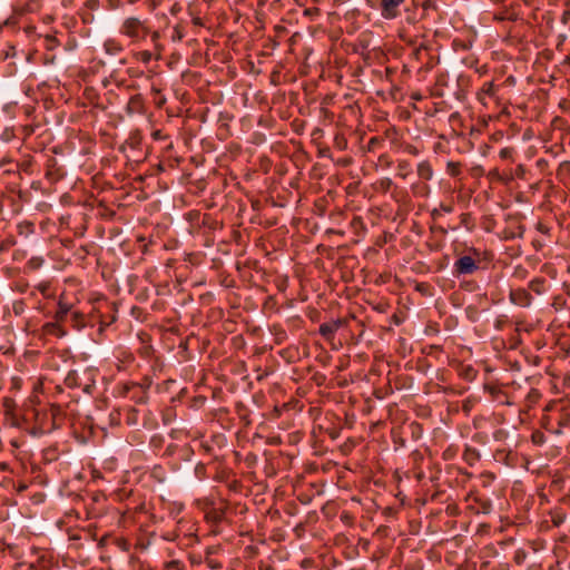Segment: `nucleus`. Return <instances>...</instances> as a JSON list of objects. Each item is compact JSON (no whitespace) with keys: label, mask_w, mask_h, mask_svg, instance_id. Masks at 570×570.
<instances>
[{"label":"nucleus","mask_w":570,"mask_h":570,"mask_svg":"<svg viewBox=\"0 0 570 570\" xmlns=\"http://www.w3.org/2000/svg\"><path fill=\"white\" fill-rule=\"evenodd\" d=\"M484 390L491 395L493 401H495V402H498L500 404H505V405H511L512 404L509 401L508 394L503 390H501L500 387L494 386V385L485 384L484 385Z\"/></svg>","instance_id":"nucleus-13"},{"label":"nucleus","mask_w":570,"mask_h":570,"mask_svg":"<svg viewBox=\"0 0 570 570\" xmlns=\"http://www.w3.org/2000/svg\"><path fill=\"white\" fill-rule=\"evenodd\" d=\"M405 0H381L380 12L384 20H394L401 14Z\"/></svg>","instance_id":"nucleus-6"},{"label":"nucleus","mask_w":570,"mask_h":570,"mask_svg":"<svg viewBox=\"0 0 570 570\" xmlns=\"http://www.w3.org/2000/svg\"><path fill=\"white\" fill-rule=\"evenodd\" d=\"M26 255H27V253H26L24 250H20V249H18V250H16V252L13 253V259H14V261L22 259V258H24V257H26Z\"/></svg>","instance_id":"nucleus-54"},{"label":"nucleus","mask_w":570,"mask_h":570,"mask_svg":"<svg viewBox=\"0 0 570 570\" xmlns=\"http://www.w3.org/2000/svg\"><path fill=\"white\" fill-rule=\"evenodd\" d=\"M127 144H128V146H129L130 148H136V147H138V146H139V144H140V137H139V135H132V136H130V137H129V139H128V141H127Z\"/></svg>","instance_id":"nucleus-47"},{"label":"nucleus","mask_w":570,"mask_h":570,"mask_svg":"<svg viewBox=\"0 0 570 570\" xmlns=\"http://www.w3.org/2000/svg\"><path fill=\"white\" fill-rule=\"evenodd\" d=\"M528 271L522 266H517L513 273V276L519 279H524L527 277Z\"/></svg>","instance_id":"nucleus-46"},{"label":"nucleus","mask_w":570,"mask_h":570,"mask_svg":"<svg viewBox=\"0 0 570 570\" xmlns=\"http://www.w3.org/2000/svg\"><path fill=\"white\" fill-rule=\"evenodd\" d=\"M258 569L259 570H275L274 566L271 562L264 561V560H261L258 562Z\"/></svg>","instance_id":"nucleus-50"},{"label":"nucleus","mask_w":570,"mask_h":570,"mask_svg":"<svg viewBox=\"0 0 570 570\" xmlns=\"http://www.w3.org/2000/svg\"><path fill=\"white\" fill-rule=\"evenodd\" d=\"M525 232V227L522 224L517 223L515 226H509L502 232L503 239L510 240L514 238H522Z\"/></svg>","instance_id":"nucleus-15"},{"label":"nucleus","mask_w":570,"mask_h":570,"mask_svg":"<svg viewBox=\"0 0 570 570\" xmlns=\"http://www.w3.org/2000/svg\"><path fill=\"white\" fill-rule=\"evenodd\" d=\"M90 374L89 370H83L81 373H79L77 370H71L68 372L67 376L65 377V385L69 389H82L85 393L91 394L92 390L95 389V381L94 380H85Z\"/></svg>","instance_id":"nucleus-3"},{"label":"nucleus","mask_w":570,"mask_h":570,"mask_svg":"<svg viewBox=\"0 0 570 570\" xmlns=\"http://www.w3.org/2000/svg\"><path fill=\"white\" fill-rule=\"evenodd\" d=\"M489 177L500 179V173H499V169H497V168L492 169V170L489 173Z\"/></svg>","instance_id":"nucleus-60"},{"label":"nucleus","mask_w":570,"mask_h":570,"mask_svg":"<svg viewBox=\"0 0 570 570\" xmlns=\"http://www.w3.org/2000/svg\"><path fill=\"white\" fill-rule=\"evenodd\" d=\"M38 289L43 294L46 295L48 289H49V284L48 283H40L38 285Z\"/></svg>","instance_id":"nucleus-56"},{"label":"nucleus","mask_w":570,"mask_h":570,"mask_svg":"<svg viewBox=\"0 0 570 570\" xmlns=\"http://www.w3.org/2000/svg\"><path fill=\"white\" fill-rule=\"evenodd\" d=\"M541 426L553 435H562L570 430V403L564 400H552L543 409Z\"/></svg>","instance_id":"nucleus-1"},{"label":"nucleus","mask_w":570,"mask_h":570,"mask_svg":"<svg viewBox=\"0 0 570 570\" xmlns=\"http://www.w3.org/2000/svg\"><path fill=\"white\" fill-rule=\"evenodd\" d=\"M45 263L43 257L41 256H32L26 264V272H35L42 267Z\"/></svg>","instance_id":"nucleus-27"},{"label":"nucleus","mask_w":570,"mask_h":570,"mask_svg":"<svg viewBox=\"0 0 570 570\" xmlns=\"http://www.w3.org/2000/svg\"><path fill=\"white\" fill-rule=\"evenodd\" d=\"M345 324V321L342 318L333 320L331 322H326L320 325L318 332L327 341L334 338L335 333Z\"/></svg>","instance_id":"nucleus-10"},{"label":"nucleus","mask_w":570,"mask_h":570,"mask_svg":"<svg viewBox=\"0 0 570 570\" xmlns=\"http://www.w3.org/2000/svg\"><path fill=\"white\" fill-rule=\"evenodd\" d=\"M460 226L465 228L468 232L475 229V219L471 213H462L460 215Z\"/></svg>","instance_id":"nucleus-20"},{"label":"nucleus","mask_w":570,"mask_h":570,"mask_svg":"<svg viewBox=\"0 0 570 570\" xmlns=\"http://www.w3.org/2000/svg\"><path fill=\"white\" fill-rule=\"evenodd\" d=\"M431 230H432V232L438 230V232H440V233H442V234H446V229H445V228H443V227H441V226H439V227H436V226H431Z\"/></svg>","instance_id":"nucleus-61"},{"label":"nucleus","mask_w":570,"mask_h":570,"mask_svg":"<svg viewBox=\"0 0 570 570\" xmlns=\"http://www.w3.org/2000/svg\"><path fill=\"white\" fill-rule=\"evenodd\" d=\"M479 269V261L472 255L460 256L453 264V275L455 277L472 275Z\"/></svg>","instance_id":"nucleus-5"},{"label":"nucleus","mask_w":570,"mask_h":570,"mask_svg":"<svg viewBox=\"0 0 570 570\" xmlns=\"http://www.w3.org/2000/svg\"><path fill=\"white\" fill-rule=\"evenodd\" d=\"M481 92L489 96V97H493L495 95V86L492 81H489V82H484L482 88H481Z\"/></svg>","instance_id":"nucleus-43"},{"label":"nucleus","mask_w":570,"mask_h":570,"mask_svg":"<svg viewBox=\"0 0 570 570\" xmlns=\"http://www.w3.org/2000/svg\"><path fill=\"white\" fill-rule=\"evenodd\" d=\"M151 386V381H147L146 385H138L134 382L125 383L121 386V395L129 397L136 404H146L149 395L148 390Z\"/></svg>","instance_id":"nucleus-4"},{"label":"nucleus","mask_w":570,"mask_h":570,"mask_svg":"<svg viewBox=\"0 0 570 570\" xmlns=\"http://www.w3.org/2000/svg\"><path fill=\"white\" fill-rule=\"evenodd\" d=\"M60 415H61L60 407L56 406V405L51 406V413H50L51 424L45 425L42 423H40V424L36 423V425L31 429L30 433L32 435L37 436V435H42V434L52 432L53 430L59 428L58 420H59Z\"/></svg>","instance_id":"nucleus-7"},{"label":"nucleus","mask_w":570,"mask_h":570,"mask_svg":"<svg viewBox=\"0 0 570 570\" xmlns=\"http://www.w3.org/2000/svg\"><path fill=\"white\" fill-rule=\"evenodd\" d=\"M540 397H541V393L539 392V390L531 389L525 396L527 405L529 407H532L533 405H535L539 402Z\"/></svg>","instance_id":"nucleus-31"},{"label":"nucleus","mask_w":570,"mask_h":570,"mask_svg":"<svg viewBox=\"0 0 570 570\" xmlns=\"http://www.w3.org/2000/svg\"><path fill=\"white\" fill-rule=\"evenodd\" d=\"M459 375L463 380H465L468 382H472L476 379L478 371L472 365H463L460 368Z\"/></svg>","instance_id":"nucleus-22"},{"label":"nucleus","mask_w":570,"mask_h":570,"mask_svg":"<svg viewBox=\"0 0 570 570\" xmlns=\"http://www.w3.org/2000/svg\"><path fill=\"white\" fill-rule=\"evenodd\" d=\"M469 254L468 255H472L473 257H475L479 262H480V256H481V252L479 248L476 247H470L468 249Z\"/></svg>","instance_id":"nucleus-52"},{"label":"nucleus","mask_w":570,"mask_h":570,"mask_svg":"<svg viewBox=\"0 0 570 570\" xmlns=\"http://www.w3.org/2000/svg\"><path fill=\"white\" fill-rule=\"evenodd\" d=\"M127 112L141 114L144 112V99L141 95L132 96L127 104Z\"/></svg>","instance_id":"nucleus-16"},{"label":"nucleus","mask_w":570,"mask_h":570,"mask_svg":"<svg viewBox=\"0 0 570 570\" xmlns=\"http://www.w3.org/2000/svg\"><path fill=\"white\" fill-rule=\"evenodd\" d=\"M462 456L464 462L470 466H473L481 459L480 452L476 449L469 445L465 446Z\"/></svg>","instance_id":"nucleus-17"},{"label":"nucleus","mask_w":570,"mask_h":570,"mask_svg":"<svg viewBox=\"0 0 570 570\" xmlns=\"http://www.w3.org/2000/svg\"><path fill=\"white\" fill-rule=\"evenodd\" d=\"M529 289L534 292L537 295H541L546 291V279L543 277H537L529 283Z\"/></svg>","instance_id":"nucleus-25"},{"label":"nucleus","mask_w":570,"mask_h":570,"mask_svg":"<svg viewBox=\"0 0 570 570\" xmlns=\"http://www.w3.org/2000/svg\"><path fill=\"white\" fill-rule=\"evenodd\" d=\"M11 163H12V159L10 157L6 156V157L1 158V160H0V168H3Z\"/></svg>","instance_id":"nucleus-59"},{"label":"nucleus","mask_w":570,"mask_h":570,"mask_svg":"<svg viewBox=\"0 0 570 570\" xmlns=\"http://www.w3.org/2000/svg\"><path fill=\"white\" fill-rule=\"evenodd\" d=\"M417 176L423 180H431L433 177V168L428 160H423L417 164L416 169Z\"/></svg>","instance_id":"nucleus-18"},{"label":"nucleus","mask_w":570,"mask_h":570,"mask_svg":"<svg viewBox=\"0 0 570 570\" xmlns=\"http://www.w3.org/2000/svg\"><path fill=\"white\" fill-rule=\"evenodd\" d=\"M185 37V28L181 24H176L171 32L173 41H181Z\"/></svg>","instance_id":"nucleus-40"},{"label":"nucleus","mask_w":570,"mask_h":570,"mask_svg":"<svg viewBox=\"0 0 570 570\" xmlns=\"http://www.w3.org/2000/svg\"><path fill=\"white\" fill-rule=\"evenodd\" d=\"M566 520V514L561 512H556L551 515V521L554 527H560Z\"/></svg>","instance_id":"nucleus-45"},{"label":"nucleus","mask_w":570,"mask_h":570,"mask_svg":"<svg viewBox=\"0 0 570 570\" xmlns=\"http://www.w3.org/2000/svg\"><path fill=\"white\" fill-rule=\"evenodd\" d=\"M446 171L452 177H458L461 174V164L458 161H448Z\"/></svg>","instance_id":"nucleus-34"},{"label":"nucleus","mask_w":570,"mask_h":570,"mask_svg":"<svg viewBox=\"0 0 570 570\" xmlns=\"http://www.w3.org/2000/svg\"><path fill=\"white\" fill-rule=\"evenodd\" d=\"M570 175V160H564L559 164L557 169V177L564 178Z\"/></svg>","instance_id":"nucleus-32"},{"label":"nucleus","mask_w":570,"mask_h":570,"mask_svg":"<svg viewBox=\"0 0 570 570\" xmlns=\"http://www.w3.org/2000/svg\"><path fill=\"white\" fill-rule=\"evenodd\" d=\"M379 144H381V139L379 137H372L367 142L368 150H374Z\"/></svg>","instance_id":"nucleus-51"},{"label":"nucleus","mask_w":570,"mask_h":570,"mask_svg":"<svg viewBox=\"0 0 570 570\" xmlns=\"http://www.w3.org/2000/svg\"><path fill=\"white\" fill-rule=\"evenodd\" d=\"M27 309V304L23 299H17L12 303V312L16 316H21Z\"/></svg>","instance_id":"nucleus-33"},{"label":"nucleus","mask_w":570,"mask_h":570,"mask_svg":"<svg viewBox=\"0 0 570 570\" xmlns=\"http://www.w3.org/2000/svg\"><path fill=\"white\" fill-rule=\"evenodd\" d=\"M71 312V305L60 298L57 311L53 314V320L65 325V323L68 322Z\"/></svg>","instance_id":"nucleus-14"},{"label":"nucleus","mask_w":570,"mask_h":570,"mask_svg":"<svg viewBox=\"0 0 570 570\" xmlns=\"http://www.w3.org/2000/svg\"><path fill=\"white\" fill-rule=\"evenodd\" d=\"M41 331L43 335H49L57 338H61L67 335V330L65 328V325L55 320L52 322L45 323L42 325Z\"/></svg>","instance_id":"nucleus-11"},{"label":"nucleus","mask_w":570,"mask_h":570,"mask_svg":"<svg viewBox=\"0 0 570 570\" xmlns=\"http://www.w3.org/2000/svg\"><path fill=\"white\" fill-rule=\"evenodd\" d=\"M509 299L512 304L525 308L532 304L533 297L525 288H515L510 291Z\"/></svg>","instance_id":"nucleus-9"},{"label":"nucleus","mask_w":570,"mask_h":570,"mask_svg":"<svg viewBox=\"0 0 570 570\" xmlns=\"http://www.w3.org/2000/svg\"><path fill=\"white\" fill-rule=\"evenodd\" d=\"M482 476L487 478V480H493L494 479V474L492 472H484V473H482Z\"/></svg>","instance_id":"nucleus-62"},{"label":"nucleus","mask_w":570,"mask_h":570,"mask_svg":"<svg viewBox=\"0 0 570 570\" xmlns=\"http://www.w3.org/2000/svg\"><path fill=\"white\" fill-rule=\"evenodd\" d=\"M50 413H51V409L49 411H45V412H37V414H36L37 424L42 423L45 425H50L51 424Z\"/></svg>","instance_id":"nucleus-36"},{"label":"nucleus","mask_w":570,"mask_h":570,"mask_svg":"<svg viewBox=\"0 0 570 570\" xmlns=\"http://www.w3.org/2000/svg\"><path fill=\"white\" fill-rule=\"evenodd\" d=\"M411 191L414 196L425 197L429 194L430 188L424 183H417L411 186Z\"/></svg>","instance_id":"nucleus-29"},{"label":"nucleus","mask_w":570,"mask_h":570,"mask_svg":"<svg viewBox=\"0 0 570 570\" xmlns=\"http://www.w3.org/2000/svg\"><path fill=\"white\" fill-rule=\"evenodd\" d=\"M206 518L215 523H219L225 518V510L224 509H213L209 512H207Z\"/></svg>","instance_id":"nucleus-30"},{"label":"nucleus","mask_w":570,"mask_h":570,"mask_svg":"<svg viewBox=\"0 0 570 570\" xmlns=\"http://www.w3.org/2000/svg\"><path fill=\"white\" fill-rule=\"evenodd\" d=\"M535 228L541 234H544V235H549L550 234V227L548 225L541 223V222L537 223Z\"/></svg>","instance_id":"nucleus-48"},{"label":"nucleus","mask_w":570,"mask_h":570,"mask_svg":"<svg viewBox=\"0 0 570 570\" xmlns=\"http://www.w3.org/2000/svg\"><path fill=\"white\" fill-rule=\"evenodd\" d=\"M481 509H482L483 513H489L491 511V509H492L491 502L489 500H484L482 502Z\"/></svg>","instance_id":"nucleus-53"},{"label":"nucleus","mask_w":570,"mask_h":570,"mask_svg":"<svg viewBox=\"0 0 570 570\" xmlns=\"http://www.w3.org/2000/svg\"><path fill=\"white\" fill-rule=\"evenodd\" d=\"M131 412V416H128V424H135L136 423V414H137V410L136 409H131L130 410Z\"/></svg>","instance_id":"nucleus-58"},{"label":"nucleus","mask_w":570,"mask_h":570,"mask_svg":"<svg viewBox=\"0 0 570 570\" xmlns=\"http://www.w3.org/2000/svg\"><path fill=\"white\" fill-rule=\"evenodd\" d=\"M410 428L412 429L413 432L414 430H421V425L419 423H412Z\"/></svg>","instance_id":"nucleus-64"},{"label":"nucleus","mask_w":570,"mask_h":570,"mask_svg":"<svg viewBox=\"0 0 570 570\" xmlns=\"http://www.w3.org/2000/svg\"><path fill=\"white\" fill-rule=\"evenodd\" d=\"M68 322L71 324V326L75 328V330H80L85 326V317L83 315L78 312V311H72L69 318H68Z\"/></svg>","instance_id":"nucleus-24"},{"label":"nucleus","mask_w":570,"mask_h":570,"mask_svg":"<svg viewBox=\"0 0 570 570\" xmlns=\"http://www.w3.org/2000/svg\"><path fill=\"white\" fill-rule=\"evenodd\" d=\"M104 49H105L106 53L111 55V56H117L120 52H122V50H124L122 46L114 39L106 40L104 42Z\"/></svg>","instance_id":"nucleus-19"},{"label":"nucleus","mask_w":570,"mask_h":570,"mask_svg":"<svg viewBox=\"0 0 570 570\" xmlns=\"http://www.w3.org/2000/svg\"><path fill=\"white\" fill-rule=\"evenodd\" d=\"M119 33L129 38L131 43H139L150 37L157 59L160 57L163 50V46L159 42L160 33L157 30H151L148 19L128 17L122 21Z\"/></svg>","instance_id":"nucleus-2"},{"label":"nucleus","mask_w":570,"mask_h":570,"mask_svg":"<svg viewBox=\"0 0 570 570\" xmlns=\"http://www.w3.org/2000/svg\"><path fill=\"white\" fill-rule=\"evenodd\" d=\"M16 137L14 129L12 127H7L0 135V139L3 142H10Z\"/></svg>","instance_id":"nucleus-41"},{"label":"nucleus","mask_w":570,"mask_h":570,"mask_svg":"<svg viewBox=\"0 0 570 570\" xmlns=\"http://www.w3.org/2000/svg\"><path fill=\"white\" fill-rule=\"evenodd\" d=\"M63 177V173L55 158H50L47 161L46 178L50 183H56Z\"/></svg>","instance_id":"nucleus-12"},{"label":"nucleus","mask_w":570,"mask_h":570,"mask_svg":"<svg viewBox=\"0 0 570 570\" xmlns=\"http://www.w3.org/2000/svg\"><path fill=\"white\" fill-rule=\"evenodd\" d=\"M497 570H509V564L508 563H500L498 566Z\"/></svg>","instance_id":"nucleus-63"},{"label":"nucleus","mask_w":570,"mask_h":570,"mask_svg":"<svg viewBox=\"0 0 570 570\" xmlns=\"http://www.w3.org/2000/svg\"><path fill=\"white\" fill-rule=\"evenodd\" d=\"M16 238L13 236H8L0 243V252L4 253L10 250L16 245Z\"/></svg>","instance_id":"nucleus-39"},{"label":"nucleus","mask_w":570,"mask_h":570,"mask_svg":"<svg viewBox=\"0 0 570 570\" xmlns=\"http://www.w3.org/2000/svg\"><path fill=\"white\" fill-rule=\"evenodd\" d=\"M493 460L508 468H515L519 463V455L511 449L500 448L493 452Z\"/></svg>","instance_id":"nucleus-8"},{"label":"nucleus","mask_w":570,"mask_h":570,"mask_svg":"<svg viewBox=\"0 0 570 570\" xmlns=\"http://www.w3.org/2000/svg\"><path fill=\"white\" fill-rule=\"evenodd\" d=\"M396 175L402 178L406 179L409 175L412 174V166L409 160H400L396 166Z\"/></svg>","instance_id":"nucleus-23"},{"label":"nucleus","mask_w":570,"mask_h":570,"mask_svg":"<svg viewBox=\"0 0 570 570\" xmlns=\"http://www.w3.org/2000/svg\"><path fill=\"white\" fill-rule=\"evenodd\" d=\"M508 431L504 429H498L493 432L492 436L498 442H503L508 439Z\"/></svg>","instance_id":"nucleus-44"},{"label":"nucleus","mask_w":570,"mask_h":570,"mask_svg":"<svg viewBox=\"0 0 570 570\" xmlns=\"http://www.w3.org/2000/svg\"><path fill=\"white\" fill-rule=\"evenodd\" d=\"M335 145H336V147H337L340 150H344V149L346 148L347 142H346V140H345V138H344V137H338V136H336V137H335Z\"/></svg>","instance_id":"nucleus-49"},{"label":"nucleus","mask_w":570,"mask_h":570,"mask_svg":"<svg viewBox=\"0 0 570 570\" xmlns=\"http://www.w3.org/2000/svg\"><path fill=\"white\" fill-rule=\"evenodd\" d=\"M394 183L391 178L389 177H384V178H381L379 179L374 185V189L379 193H382V194H386L391 190V188L393 187Z\"/></svg>","instance_id":"nucleus-21"},{"label":"nucleus","mask_w":570,"mask_h":570,"mask_svg":"<svg viewBox=\"0 0 570 570\" xmlns=\"http://www.w3.org/2000/svg\"><path fill=\"white\" fill-rule=\"evenodd\" d=\"M485 440V435L483 433H476L473 435V441L478 443H483Z\"/></svg>","instance_id":"nucleus-57"},{"label":"nucleus","mask_w":570,"mask_h":570,"mask_svg":"<svg viewBox=\"0 0 570 570\" xmlns=\"http://www.w3.org/2000/svg\"><path fill=\"white\" fill-rule=\"evenodd\" d=\"M452 212H453V206L445 205V204L441 203L439 207L433 208L431 210V217L433 218V220H436L441 217V215L443 213H452Z\"/></svg>","instance_id":"nucleus-28"},{"label":"nucleus","mask_w":570,"mask_h":570,"mask_svg":"<svg viewBox=\"0 0 570 570\" xmlns=\"http://www.w3.org/2000/svg\"><path fill=\"white\" fill-rule=\"evenodd\" d=\"M528 558V553L524 549H517L513 554V562L517 566H522Z\"/></svg>","instance_id":"nucleus-37"},{"label":"nucleus","mask_w":570,"mask_h":570,"mask_svg":"<svg viewBox=\"0 0 570 570\" xmlns=\"http://www.w3.org/2000/svg\"><path fill=\"white\" fill-rule=\"evenodd\" d=\"M531 440L535 445H542L547 441L544 433L541 431H534L531 435Z\"/></svg>","instance_id":"nucleus-42"},{"label":"nucleus","mask_w":570,"mask_h":570,"mask_svg":"<svg viewBox=\"0 0 570 570\" xmlns=\"http://www.w3.org/2000/svg\"><path fill=\"white\" fill-rule=\"evenodd\" d=\"M153 55H154V53H153V51H150V50H141V51L136 52V53L134 55V57H135L138 61H140V62H142V63H146V65H147V63H149V62H150V60H151V58H153Z\"/></svg>","instance_id":"nucleus-38"},{"label":"nucleus","mask_w":570,"mask_h":570,"mask_svg":"<svg viewBox=\"0 0 570 570\" xmlns=\"http://www.w3.org/2000/svg\"><path fill=\"white\" fill-rule=\"evenodd\" d=\"M515 149L513 147H504L500 150L499 157L502 160L514 161Z\"/></svg>","instance_id":"nucleus-35"},{"label":"nucleus","mask_w":570,"mask_h":570,"mask_svg":"<svg viewBox=\"0 0 570 570\" xmlns=\"http://www.w3.org/2000/svg\"><path fill=\"white\" fill-rule=\"evenodd\" d=\"M463 62H464L468 67L473 68V67H474V65H476V63H478V60H476L475 58H465V59L463 60Z\"/></svg>","instance_id":"nucleus-55"},{"label":"nucleus","mask_w":570,"mask_h":570,"mask_svg":"<svg viewBox=\"0 0 570 570\" xmlns=\"http://www.w3.org/2000/svg\"><path fill=\"white\" fill-rule=\"evenodd\" d=\"M17 230L19 235L29 236L35 233V224L29 220L20 222L17 225Z\"/></svg>","instance_id":"nucleus-26"}]
</instances>
